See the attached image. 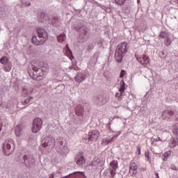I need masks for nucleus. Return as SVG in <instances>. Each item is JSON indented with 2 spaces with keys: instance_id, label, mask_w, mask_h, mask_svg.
<instances>
[{
  "instance_id": "f257e3e1",
  "label": "nucleus",
  "mask_w": 178,
  "mask_h": 178,
  "mask_svg": "<svg viewBox=\"0 0 178 178\" xmlns=\"http://www.w3.org/2000/svg\"><path fill=\"white\" fill-rule=\"evenodd\" d=\"M32 69L33 71L32 79L37 81H41V80H44L47 76V74H48L49 68L48 67V65L43 66L41 68H38L35 65H32Z\"/></svg>"
},
{
  "instance_id": "f03ea898",
  "label": "nucleus",
  "mask_w": 178,
  "mask_h": 178,
  "mask_svg": "<svg viewBox=\"0 0 178 178\" xmlns=\"http://www.w3.org/2000/svg\"><path fill=\"white\" fill-rule=\"evenodd\" d=\"M3 151L6 156L12 155L15 151V141L13 139H9L3 145Z\"/></svg>"
},
{
  "instance_id": "7ed1b4c3",
  "label": "nucleus",
  "mask_w": 178,
  "mask_h": 178,
  "mask_svg": "<svg viewBox=\"0 0 178 178\" xmlns=\"http://www.w3.org/2000/svg\"><path fill=\"white\" fill-rule=\"evenodd\" d=\"M22 162L26 168L30 169V168H33L35 165V159H34L33 155L26 154L22 156Z\"/></svg>"
},
{
  "instance_id": "20e7f679",
  "label": "nucleus",
  "mask_w": 178,
  "mask_h": 178,
  "mask_svg": "<svg viewBox=\"0 0 178 178\" xmlns=\"http://www.w3.org/2000/svg\"><path fill=\"white\" fill-rule=\"evenodd\" d=\"M44 148H54L55 147V138L50 134L46 135L42 141Z\"/></svg>"
},
{
  "instance_id": "39448f33",
  "label": "nucleus",
  "mask_w": 178,
  "mask_h": 178,
  "mask_svg": "<svg viewBox=\"0 0 178 178\" xmlns=\"http://www.w3.org/2000/svg\"><path fill=\"white\" fill-rule=\"evenodd\" d=\"M55 147L60 154H67V147L63 145V140L59 138L55 140Z\"/></svg>"
},
{
  "instance_id": "423d86ee",
  "label": "nucleus",
  "mask_w": 178,
  "mask_h": 178,
  "mask_svg": "<svg viewBox=\"0 0 178 178\" xmlns=\"http://www.w3.org/2000/svg\"><path fill=\"white\" fill-rule=\"evenodd\" d=\"M38 35L41 40L39 42H35L36 44H44L48 40V33L44 29H38L37 31Z\"/></svg>"
},
{
  "instance_id": "0eeeda50",
  "label": "nucleus",
  "mask_w": 178,
  "mask_h": 178,
  "mask_svg": "<svg viewBox=\"0 0 178 178\" xmlns=\"http://www.w3.org/2000/svg\"><path fill=\"white\" fill-rule=\"evenodd\" d=\"M42 129V119L36 118L33 120L32 131L33 133H38Z\"/></svg>"
},
{
  "instance_id": "6e6552de",
  "label": "nucleus",
  "mask_w": 178,
  "mask_h": 178,
  "mask_svg": "<svg viewBox=\"0 0 178 178\" xmlns=\"http://www.w3.org/2000/svg\"><path fill=\"white\" fill-rule=\"evenodd\" d=\"M76 30L79 33V36L82 37V39H80V38L78 39L79 42H84V41H86V38L84 37L87 35L88 29H87V26H83L79 28H76Z\"/></svg>"
},
{
  "instance_id": "1a4fd4ad",
  "label": "nucleus",
  "mask_w": 178,
  "mask_h": 178,
  "mask_svg": "<svg viewBox=\"0 0 178 178\" xmlns=\"http://www.w3.org/2000/svg\"><path fill=\"white\" fill-rule=\"evenodd\" d=\"M136 60L139 63H141L144 67H149L150 63H149V57L147 55H142V56H136Z\"/></svg>"
},
{
  "instance_id": "9d476101",
  "label": "nucleus",
  "mask_w": 178,
  "mask_h": 178,
  "mask_svg": "<svg viewBox=\"0 0 178 178\" xmlns=\"http://www.w3.org/2000/svg\"><path fill=\"white\" fill-rule=\"evenodd\" d=\"M104 165V162L99 159H96L92 161V162L88 165L90 169H93V170H97Z\"/></svg>"
},
{
  "instance_id": "9b49d317",
  "label": "nucleus",
  "mask_w": 178,
  "mask_h": 178,
  "mask_svg": "<svg viewBox=\"0 0 178 178\" xmlns=\"http://www.w3.org/2000/svg\"><path fill=\"white\" fill-rule=\"evenodd\" d=\"M115 51L121 52L122 54H126L127 52V43L126 42H122L118 44Z\"/></svg>"
},
{
  "instance_id": "f8f14e48",
  "label": "nucleus",
  "mask_w": 178,
  "mask_h": 178,
  "mask_svg": "<svg viewBox=\"0 0 178 178\" xmlns=\"http://www.w3.org/2000/svg\"><path fill=\"white\" fill-rule=\"evenodd\" d=\"M0 107L3 109L6 112H10L12 110V104L10 102H1Z\"/></svg>"
},
{
  "instance_id": "ddd939ff",
  "label": "nucleus",
  "mask_w": 178,
  "mask_h": 178,
  "mask_svg": "<svg viewBox=\"0 0 178 178\" xmlns=\"http://www.w3.org/2000/svg\"><path fill=\"white\" fill-rule=\"evenodd\" d=\"M98 136H99V131L93 130L88 133V137L86 140H88V141H94V140H97Z\"/></svg>"
},
{
  "instance_id": "4468645a",
  "label": "nucleus",
  "mask_w": 178,
  "mask_h": 178,
  "mask_svg": "<svg viewBox=\"0 0 178 178\" xmlns=\"http://www.w3.org/2000/svg\"><path fill=\"white\" fill-rule=\"evenodd\" d=\"M75 162L79 166H81V165L86 164V158L83 154L77 155L75 158Z\"/></svg>"
},
{
  "instance_id": "2eb2a0df",
  "label": "nucleus",
  "mask_w": 178,
  "mask_h": 178,
  "mask_svg": "<svg viewBox=\"0 0 178 178\" xmlns=\"http://www.w3.org/2000/svg\"><path fill=\"white\" fill-rule=\"evenodd\" d=\"M129 173L132 177H135L137 175V164L136 163H131Z\"/></svg>"
},
{
  "instance_id": "dca6fc26",
  "label": "nucleus",
  "mask_w": 178,
  "mask_h": 178,
  "mask_svg": "<svg viewBox=\"0 0 178 178\" xmlns=\"http://www.w3.org/2000/svg\"><path fill=\"white\" fill-rule=\"evenodd\" d=\"M173 115H175L174 111H172L171 110H165L163 111L161 117L164 120L170 119Z\"/></svg>"
},
{
  "instance_id": "f3484780",
  "label": "nucleus",
  "mask_w": 178,
  "mask_h": 178,
  "mask_svg": "<svg viewBox=\"0 0 178 178\" xmlns=\"http://www.w3.org/2000/svg\"><path fill=\"white\" fill-rule=\"evenodd\" d=\"M70 176H72L74 178H87V177L84 175V172H74L73 173L70 174L67 176H65L64 178H67Z\"/></svg>"
},
{
  "instance_id": "a211bd4d",
  "label": "nucleus",
  "mask_w": 178,
  "mask_h": 178,
  "mask_svg": "<svg viewBox=\"0 0 178 178\" xmlns=\"http://www.w3.org/2000/svg\"><path fill=\"white\" fill-rule=\"evenodd\" d=\"M74 80L76 83L80 84V83H83V81L86 80V74L82 72H79L75 76Z\"/></svg>"
},
{
  "instance_id": "6ab92c4d",
  "label": "nucleus",
  "mask_w": 178,
  "mask_h": 178,
  "mask_svg": "<svg viewBox=\"0 0 178 178\" xmlns=\"http://www.w3.org/2000/svg\"><path fill=\"white\" fill-rule=\"evenodd\" d=\"M126 54H122L120 51L115 50V59L118 63H121L122 60H123V57Z\"/></svg>"
},
{
  "instance_id": "aec40b11",
  "label": "nucleus",
  "mask_w": 178,
  "mask_h": 178,
  "mask_svg": "<svg viewBox=\"0 0 178 178\" xmlns=\"http://www.w3.org/2000/svg\"><path fill=\"white\" fill-rule=\"evenodd\" d=\"M51 24L54 26V27H58L60 26V18L58 17H54L51 20Z\"/></svg>"
},
{
  "instance_id": "412c9836",
  "label": "nucleus",
  "mask_w": 178,
  "mask_h": 178,
  "mask_svg": "<svg viewBox=\"0 0 178 178\" xmlns=\"http://www.w3.org/2000/svg\"><path fill=\"white\" fill-rule=\"evenodd\" d=\"M31 92H33V89H31V88L25 87L22 89V95L24 97H29V95H30L31 94Z\"/></svg>"
},
{
  "instance_id": "4be33fe9",
  "label": "nucleus",
  "mask_w": 178,
  "mask_h": 178,
  "mask_svg": "<svg viewBox=\"0 0 178 178\" xmlns=\"http://www.w3.org/2000/svg\"><path fill=\"white\" fill-rule=\"evenodd\" d=\"M47 20H49V15L45 13H42L40 14V22L41 23H45Z\"/></svg>"
},
{
  "instance_id": "5701e85b",
  "label": "nucleus",
  "mask_w": 178,
  "mask_h": 178,
  "mask_svg": "<svg viewBox=\"0 0 178 178\" xmlns=\"http://www.w3.org/2000/svg\"><path fill=\"white\" fill-rule=\"evenodd\" d=\"M23 134V129H22V127L20 125H17L15 127V135L17 137H20Z\"/></svg>"
},
{
  "instance_id": "b1692460",
  "label": "nucleus",
  "mask_w": 178,
  "mask_h": 178,
  "mask_svg": "<svg viewBox=\"0 0 178 178\" xmlns=\"http://www.w3.org/2000/svg\"><path fill=\"white\" fill-rule=\"evenodd\" d=\"M169 145L170 148H175L177 145H178V137L177 138H172L170 140Z\"/></svg>"
},
{
  "instance_id": "393cba45",
  "label": "nucleus",
  "mask_w": 178,
  "mask_h": 178,
  "mask_svg": "<svg viewBox=\"0 0 178 178\" xmlns=\"http://www.w3.org/2000/svg\"><path fill=\"white\" fill-rule=\"evenodd\" d=\"M118 168H119L118 161L113 160L110 163V169H113L114 170H117Z\"/></svg>"
},
{
  "instance_id": "a878e982",
  "label": "nucleus",
  "mask_w": 178,
  "mask_h": 178,
  "mask_svg": "<svg viewBox=\"0 0 178 178\" xmlns=\"http://www.w3.org/2000/svg\"><path fill=\"white\" fill-rule=\"evenodd\" d=\"M10 62V60H9V58L8 56H3L0 58V63H1V65H7L8 63H9Z\"/></svg>"
},
{
  "instance_id": "bb28decb",
  "label": "nucleus",
  "mask_w": 178,
  "mask_h": 178,
  "mask_svg": "<svg viewBox=\"0 0 178 178\" xmlns=\"http://www.w3.org/2000/svg\"><path fill=\"white\" fill-rule=\"evenodd\" d=\"M169 37H170V35L166 31H161L159 33V38L163 40H166V38H169Z\"/></svg>"
},
{
  "instance_id": "cd10ccee",
  "label": "nucleus",
  "mask_w": 178,
  "mask_h": 178,
  "mask_svg": "<svg viewBox=\"0 0 178 178\" xmlns=\"http://www.w3.org/2000/svg\"><path fill=\"white\" fill-rule=\"evenodd\" d=\"M12 62L10 61V63L5 64L3 70L4 72H9L10 70H12Z\"/></svg>"
},
{
  "instance_id": "c85d7f7f",
  "label": "nucleus",
  "mask_w": 178,
  "mask_h": 178,
  "mask_svg": "<svg viewBox=\"0 0 178 178\" xmlns=\"http://www.w3.org/2000/svg\"><path fill=\"white\" fill-rule=\"evenodd\" d=\"M39 41H41V38L38 35L36 37L35 35L32 38V42L34 44V45H42V44H36L35 42H39Z\"/></svg>"
},
{
  "instance_id": "c756f323",
  "label": "nucleus",
  "mask_w": 178,
  "mask_h": 178,
  "mask_svg": "<svg viewBox=\"0 0 178 178\" xmlns=\"http://www.w3.org/2000/svg\"><path fill=\"white\" fill-rule=\"evenodd\" d=\"M120 88H119L120 92H123L126 90V83H124V81L122 80L120 81Z\"/></svg>"
},
{
  "instance_id": "7c9ffc66",
  "label": "nucleus",
  "mask_w": 178,
  "mask_h": 178,
  "mask_svg": "<svg viewBox=\"0 0 178 178\" xmlns=\"http://www.w3.org/2000/svg\"><path fill=\"white\" fill-rule=\"evenodd\" d=\"M58 42H63L65 40H66V35L64 33H61L59 36H58Z\"/></svg>"
},
{
  "instance_id": "2f4dec72",
  "label": "nucleus",
  "mask_w": 178,
  "mask_h": 178,
  "mask_svg": "<svg viewBox=\"0 0 178 178\" xmlns=\"http://www.w3.org/2000/svg\"><path fill=\"white\" fill-rule=\"evenodd\" d=\"M173 134L174 136H177L178 137V123L175 124L173 126Z\"/></svg>"
},
{
  "instance_id": "473e14b6",
  "label": "nucleus",
  "mask_w": 178,
  "mask_h": 178,
  "mask_svg": "<svg viewBox=\"0 0 178 178\" xmlns=\"http://www.w3.org/2000/svg\"><path fill=\"white\" fill-rule=\"evenodd\" d=\"M108 172H109V173L111 175H110L111 177L113 178V177H115V176H116V170H113L112 168H109L108 169Z\"/></svg>"
},
{
  "instance_id": "72a5a7b5",
  "label": "nucleus",
  "mask_w": 178,
  "mask_h": 178,
  "mask_svg": "<svg viewBox=\"0 0 178 178\" xmlns=\"http://www.w3.org/2000/svg\"><path fill=\"white\" fill-rule=\"evenodd\" d=\"M164 44H165V45H166V47H169V45H170V44H172V39L170 38V36H168V38H167L165 39Z\"/></svg>"
},
{
  "instance_id": "f704fd0d",
  "label": "nucleus",
  "mask_w": 178,
  "mask_h": 178,
  "mask_svg": "<svg viewBox=\"0 0 178 178\" xmlns=\"http://www.w3.org/2000/svg\"><path fill=\"white\" fill-rule=\"evenodd\" d=\"M117 5H119L120 6H123L126 3V1L127 0H115Z\"/></svg>"
},
{
  "instance_id": "c9c22d12",
  "label": "nucleus",
  "mask_w": 178,
  "mask_h": 178,
  "mask_svg": "<svg viewBox=\"0 0 178 178\" xmlns=\"http://www.w3.org/2000/svg\"><path fill=\"white\" fill-rule=\"evenodd\" d=\"M111 143H112L111 139L104 138L102 140V144H104V145H108V144H111Z\"/></svg>"
},
{
  "instance_id": "e433bc0d",
  "label": "nucleus",
  "mask_w": 178,
  "mask_h": 178,
  "mask_svg": "<svg viewBox=\"0 0 178 178\" xmlns=\"http://www.w3.org/2000/svg\"><path fill=\"white\" fill-rule=\"evenodd\" d=\"M33 97H29L28 99H26V100H24V104L27 105V104H29V102H31V100L33 99Z\"/></svg>"
},
{
  "instance_id": "4c0bfd02",
  "label": "nucleus",
  "mask_w": 178,
  "mask_h": 178,
  "mask_svg": "<svg viewBox=\"0 0 178 178\" xmlns=\"http://www.w3.org/2000/svg\"><path fill=\"white\" fill-rule=\"evenodd\" d=\"M120 132L118 134L115 135L114 136H113L110 140L111 141V143L114 140H118V137H119V136H120Z\"/></svg>"
},
{
  "instance_id": "58836bf2",
  "label": "nucleus",
  "mask_w": 178,
  "mask_h": 178,
  "mask_svg": "<svg viewBox=\"0 0 178 178\" xmlns=\"http://www.w3.org/2000/svg\"><path fill=\"white\" fill-rule=\"evenodd\" d=\"M123 96V92H120V93H116L115 97L119 99H122V97Z\"/></svg>"
},
{
  "instance_id": "ea45409f",
  "label": "nucleus",
  "mask_w": 178,
  "mask_h": 178,
  "mask_svg": "<svg viewBox=\"0 0 178 178\" xmlns=\"http://www.w3.org/2000/svg\"><path fill=\"white\" fill-rule=\"evenodd\" d=\"M170 169H171L172 170H177L178 168L176 165H175V164H171L170 165Z\"/></svg>"
},
{
  "instance_id": "a19ab883",
  "label": "nucleus",
  "mask_w": 178,
  "mask_h": 178,
  "mask_svg": "<svg viewBox=\"0 0 178 178\" xmlns=\"http://www.w3.org/2000/svg\"><path fill=\"white\" fill-rule=\"evenodd\" d=\"M22 3L25 6H31V3L30 2V1H26V3H24V1H22Z\"/></svg>"
},
{
  "instance_id": "79ce46f5",
  "label": "nucleus",
  "mask_w": 178,
  "mask_h": 178,
  "mask_svg": "<svg viewBox=\"0 0 178 178\" xmlns=\"http://www.w3.org/2000/svg\"><path fill=\"white\" fill-rule=\"evenodd\" d=\"M137 151H138V155H141V147H140L139 146H137Z\"/></svg>"
},
{
  "instance_id": "37998d69",
  "label": "nucleus",
  "mask_w": 178,
  "mask_h": 178,
  "mask_svg": "<svg viewBox=\"0 0 178 178\" xmlns=\"http://www.w3.org/2000/svg\"><path fill=\"white\" fill-rule=\"evenodd\" d=\"M145 156H146V158H147V159H149V152L148 151L145 152Z\"/></svg>"
},
{
  "instance_id": "c03bdc74",
  "label": "nucleus",
  "mask_w": 178,
  "mask_h": 178,
  "mask_svg": "<svg viewBox=\"0 0 178 178\" xmlns=\"http://www.w3.org/2000/svg\"><path fill=\"white\" fill-rule=\"evenodd\" d=\"M124 73H125V71L122 70L120 73L121 78L124 77Z\"/></svg>"
},
{
  "instance_id": "a18cd8bd",
  "label": "nucleus",
  "mask_w": 178,
  "mask_h": 178,
  "mask_svg": "<svg viewBox=\"0 0 178 178\" xmlns=\"http://www.w3.org/2000/svg\"><path fill=\"white\" fill-rule=\"evenodd\" d=\"M70 70H76V67L74 65H71L69 67Z\"/></svg>"
},
{
  "instance_id": "49530a36",
  "label": "nucleus",
  "mask_w": 178,
  "mask_h": 178,
  "mask_svg": "<svg viewBox=\"0 0 178 178\" xmlns=\"http://www.w3.org/2000/svg\"><path fill=\"white\" fill-rule=\"evenodd\" d=\"M92 48H94V47L92 46V44H88V49H92Z\"/></svg>"
},
{
  "instance_id": "de8ad7c7",
  "label": "nucleus",
  "mask_w": 178,
  "mask_h": 178,
  "mask_svg": "<svg viewBox=\"0 0 178 178\" xmlns=\"http://www.w3.org/2000/svg\"><path fill=\"white\" fill-rule=\"evenodd\" d=\"M54 177H55V175L54 174H50L49 175V178H54Z\"/></svg>"
},
{
  "instance_id": "09e8293b",
  "label": "nucleus",
  "mask_w": 178,
  "mask_h": 178,
  "mask_svg": "<svg viewBox=\"0 0 178 178\" xmlns=\"http://www.w3.org/2000/svg\"><path fill=\"white\" fill-rule=\"evenodd\" d=\"M156 141H162V140H161V138H156Z\"/></svg>"
},
{
  "instance_id": "8fccbe9b",
  "label": "nucleus",
  "mask_w": 178,
  "mask_h": 178,
  "mask_svg": "<svg viewBox=\"0 0 178 178\" xmlns=\"http://www.w3.org/2000/svg\"><path fill=\"white\" fill-rule=\"evenodd\" d=\"M66 47H67L68 51H70V48H69V46L67 44L66 45Z\"/></svg>"
},
{
  "instance_id": "3c124183",
  "label": "nucleus",
  "mask_w": 178,
  "mask_h": 178,
  "mask_svg": "<svg viewBox=\"0 0 178 178\" xmlns=\"http://www.w3.org/2000/svg\"><path fill=\"white\" fill-rule=\"evenodd\" d=\"M175 2H177V3H178V0H175Z\"/></svg>"
},
{
  "instance_id": "603ef678",
  "label": "nucleus",
  "mask_w": 178,
  "mask_h": 178,
  "mask_svg": "<svg viewBox=\"0 0 178 178\" xmlns=\"http://www.w3.org/2000/svg\"><path fill=\"white\" fill-rule=\"evenodd\" d=\"M2 130V127H0V131Z\"/></svg>"
},
{
  "instance_id": "864d4df0",
  "label": "nucleus",
  "mask_w": 178,
  "mask_h": 178,
  "mask_svg": "<svg viewBox=\"0 0 178 178\" xmlns=\"http://www.w3.org/2000/svg\"><path fill=\"white\" fill-rule=\"evenodd\" d=\"M156 176H157V177H159V175H158V174H156Z\"/></svg>"
},
{
  "instance_id": "5fc2aeb1",
  "label": "nucleus",
  "mask_w": 178,
  "mask_h": 178,
  "mask_svg": "<svg viewBox=\"0 0 178 178\" xmlns=\"http://www.w3.org/2000/svg\"><path fill=\"white\" fill-rule=\"evenodd\" d=\"M177 120H178V118H177Z\"/></svg>"
}]
</instances>
